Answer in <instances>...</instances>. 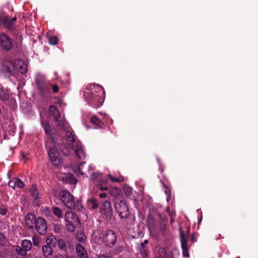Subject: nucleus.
<instances>
[{
    "label": "nucleus",
    "mask_w": 258,
    "mask_h": 258,
    "mask_svg": "<svg viewBox=\"0 0 258 258\" xmlns=\"http://www.w3.org/2000/svg\"><path fill=\"white\" fill-rule=\"evenodd\" d=\"M88 92L84 91L83 96L88 105L94 108H99L105 99V91L100 85H88L86 88Z\"/></svg>",
    "instance_id": "obj_1"
},
{
    "label": "nucleus",
    "mask_w": 258,
    "mask_h": 258,
    "mask_svg": "<svg viewBox=\"0 0 258 258\" xmlns=\"http://www.w3.org/2000/svg\"><path fill=\"white\" fill-rule=\"evenodd\" d=\"M119 191L120 190L118 188L109 189L108 193L114 197L113 200L114 206L120 218H126L130 214L128 208L126 205L125 201L120 197L117 196Z\"/></svg>",
    "instance_id": "obj_2"
},
{
    "label": "nucleus",
    "mask_w": 258,
    "mask_h": 258,
    "mask_svg": "<svg viewBox=\"0 0 258 258\" xmlns=\"http://www.w3.org/2000/svg\"><path fill=\"white\" fill-rule=\"evenodd\" d=\"M2 71L6 77L13 82L16 79V58L7 57L3 62Z\"/></svg>",
    "instance_id": "obj_3"
},
{
    "label": "nucleus",
    "mask_w": 258,
    "mask_h": 258,
    "mask_svg": "<svg viewBox=\"0 0 258 258\" xmlns=\"http://www.w3.org/2000/svg\"><path fill=\"white\" fill-rule=\"evenodd\" d=\"M59 196L61 201L67 208L73 209L75 206V197L70 192L62 190L60 191Z\"/></svg>",
    "instance_id": "obj_4"
},
{
    "label": "nucleus",
    "mask_w": 258,
    "mask_h": 258,
    "mask_svg": "<svg viewBox=\"0 0 258 258\" xmlns=\"http://www.w3.org/2000/svg\"><path fill=\"white\" fill-rule=\"evenodd\" d=\"M103 241L109 247L114 246L116 241V236L115 232L111 229L106 230L103 237Z\"/></svg>",
    "instance_id": "obj_5"
},
{
    "label": "nucleus",
    "mask_w": 258,
    "mask_h": 258,
    "mask_svg": "<svg viewBox=\"0 0 258 258\" xmlns=\"http://www.w3.org/2000/svg\"><path fill=\"white\" fill-rule=\"evenodd\" d=\"M100 212L107 220L111 219L113 214L111 203L108 200L105 201L102 204Z\"/></svg>",
    "instance_id": "obj_6"
},
{
    "label": "nucleus",
    "mask_w": 258,
    "mask_h": 258,
    "mask_svg": "<svg viewBox=\"0 0 258 258\" xmlns=\"http://www.w3.org/2000/svg\"><path fill=\"white\" fill-rule=\"evenodd\" d=\"M48 155L53 165L58 166L61 164V159L59 158V154L55 148L52 147L49 148Z\"/></svg>",
    "instance_id": "obj_7"
},
{
    "label": "nucleus",
    "mask_w": 258,
    "mask_h": 258,
    "mask_svg": "<svg viewBox=\"0 0 258 258\" xmlns=\"http://www.w3.org/2000/svg\"><path fill=\"white\" fill-rule=\"evenodd\" d=\"M48 155L53 165L58 166L61 164V159L59 158V154L55 148L52 147L49 148Z\"/></svg>",
    "instance_id": "obj_8"
},
{
    "label": "nucleus",
    "mask_w": 258,
    "mask_h": 258,
    "mask_svg": "<svg viewBox=\"0 0 258 258\" xmlns=\"http://www.w3.org/2000/svg\"><path fill=\"white\" fill-rule=\"evenodd\" d=\"M48 155L53 165L58 166L61 164V159L59 158V154L55 148L52 147L49 148Z\"/></svg>",
    "instance_id": "obj_9"
},
{
    "label": "nucleus",
    "mask_w": 258,
    "mask_h": 258,
    "mask_svg": "<svg viewBox=\"0 0 258 258\" xmlns=\"http://www.w3.org/2000/svg\"><path fill=\"white\" fill-rule=\"evenodd\" d=\"M180 237L181 241V246L182 248V255L183 257H189V253L188 252V247L187 246V239L185 236L184 232L181 228H179Z\"/></svg>",
    "instance_id": "obj_10"
},
{
    "label": "nucleus",
    "mask_w": 258,
    "mask_h": 258,
    "mask_svg": "<svg viewBox=\"0 0 258 258\" xmlns=\"http://www.w3.org/2000/svg\"><path fill=\"white\" fill-rule=\"evenodd\" d=\"M32 242L30 240L25 239L22 241L21 247L17 248V254L20 255H26L27 252L32 248Z\"/></svg>",
    "instance_id": "obj_11"
},
{
    "label": "nucleus",
    "mask_w": 258,
    "mask_h": 258,
    "mask_svg": "<svg viewBox=\"0 0 258 258\" xmlns=\"http://www.w3.org/2000/svg\"><path fill=\"white\" fill-rule=\"evenodd\" d=\"M0 45L5 50H10L13 45L11 39L6 34L0 35Z\"/></svg>",
    "instance_id": "obj_12"
},
{
    "label": "nucleus",
    "mask_w": 258,
    "mask_h": 258,
    "mask_svg": "<svg viewBox=\"0 0 258 258\" xmlns=\"http://www.w3.org/2000/svg\"><path fill=\"white\" fill-rule=\"evenodd\" d=\"M37 85L42 97L47 98L50 96V91L49 83L37 82Z\"/></svg>",
    "instance_id": "obj_13"
},
{
    "label": "nucleus",
    "mask_w": 258,
    "mask_h": 258,
    "mask_svg": "<svg viewBox=\"0 0 258 258\" xmlns=\"http://www.w3.org/2000/svg\"><path fill=\"white\" fill-rule=\"evenodd\" d=\"M57 244L61 251L67 253L69 249H72L70 243L69 241H66L62 238H58L57 239Z\"/></svg>",
    "instance_id": "obj_14"
},
{
    "label": "nucleus",
    "mask_w": 258,
    "mask_h": 258,
    "mask_svg": "<svg viewBox=\"0 0 258 258\" xmlns=\"http://www.w3.org/2000/svg\"><path fill=\"white\" fill-rule=\"evenodd\" d=\"M25 220L26 225L31 229L33 228V226L36 221L37 217L34 214L28 213L25 216Z\"/></svg>",
    "instance_id": "obj_15"
},
{
    "label": "nucleus",
    "mask_w": 258,
    "mask_h": 258,
    "mask_svg": "<svg viewBox=\"0 0 258 258\" xmlns=\"http://www.w3.org/2000/svg\"><path fill=\"white\" fill-rule=\"evenodd\" d=\"M28 70V67L26 62L22 60L17 58V76L18 73H21L22 75L26 74Z\"/></svg>",
    "instance_id": "obj_16"
},
{
    "label": "nucleus",
    "mask_w": 258,
    "mask_h": 258,
    "mask_svg": "<svg viewBox=\"0 0 258 258\" xmlns=\"http://www.w3.org/2000/svg\"><path fill=\"white\" fill-rule=\"evenodd\" d=\"M34 227L35 229L42 228V230L47 229L46 220L42 217H37L36 221L33 226V228Z\"/></svg>",
    "instance_id": "obj_17"
},
{
    "label": "nucleus",
    "mask_w": 258,
    "mask_h": 258,
    "mask_svg": "<svg viewBox=\"0 0 258 258\" xmlns=\"http://www.w3.org/2000/svg\"><path fill=\"white\" fill-rule=\"evenodd\" d=\"M42 124L44 128L45 133L46 134V135H48L49 136V138L51 139V141L52 144L53 145V146L54 147H56V142L55 141L54 139L53 138V137H52V136L51 134V127L49 124V122L45 121L44 123H42Z\"/></svg>",
    "instance_id": "obj_18"
},
{
    "label": "nucleus",
    "mask_w": 258,
    "mask_h": 258,
    "mask_svg": "<svg viewBox=\"0 0 258 258\" xmlns=\"http://www.w3.org/2000/svg\"><path fill=\"white\" fill-rule=\"evenodd\" d=\"M16 20V16H14L12 19L9 17H6L3 19V24L4 26L10 30L14 28L15 21Z\"/></svg>",
    "instance_id": "obj_19"
},
{
    "label": "nucleus",
    "mask_w": 258,
    "mask_h": 258,
    "mask_svg": "<svg viewBox=\"0 0 258 258\" xmlns=\"http://www.w3.org/2000/svg\"><path fill=\"white\" fill-rule=\"evenodd\" d=\"M53 248L48 246V245H43L42 246V252L44 257L46 258L50 257L53 253Z\"/></svg>",
    "instance_id": "obj_20"
},
{
    "label": "nucleus",
    "mask_w": 258,
    "mask_h": 258,
    "mask_svg": "<svg viewBox=\"0 0 258 258\" xmlns=\"http://www.w3.org/2000/svg\"><path fill=\"white\" fill-rule=\"evenodd\" d=\"M65 220L67 222H79L78 216L73 212H67L65 215Z\"/></svg>",
    "instance_id": "obj_21"
},
{
    "label": "nucleus",
    "mask_w": 258,
    "mask_h": 258,
    "mask_svg": "<svg viewBox=\"0 0 258 258\" xmlns=\"http://www.w3.org/2000/svg\"><path fill=\"white\" fill-rule=\"evenodd\" d=\"M76 251L80 258H88L86 250L81 244L79 243L77 244Z\"/></svg>",
    "instance_id": "obj_22"
},
{
    "label": "nucleus",
    "mask_w": 258,
    "mask_h": 258,
    "mask_svg": "<svg viewBox=\"0 0 258 258\" xmlns=\"http://www.w3.org/2000/svg\"><path fill=\"white\" fill-rule=\"evenodd\" d=\"M87 207L89 209L95 210L99 208V204L97 200L95 198H91L87 200Z\"/></svg>",
    "instance_id": "obj_23"
},
{
    "label": "nucleus",
    "mask_w": 258,
    "mask_h": 258,
    "mask_svg": "<svg viewBox=\"0 0 258 258\" xmlns=\"http://www.w3.org/2000/svg\"><path fill=\"white\" fill-rule=\"evenodd\" d=\"M138 250L140 254L144 258L148 257L149 256V249L147 246H144L143 244H140L138 248Z\"/></svg>",
    "instance_id": "obj_24"
},
{
    "label": "nucleus",
    "mask_w": 258,
    "mask_h": 258,
    "mask_svg": "<svg viewBox=\"0 0 258 258\" xmlns=\"http://www.w3.org/2000/svg\"><path fill=\"white\" fill-rule=\"evenodd\" d=\"M10 98L9 91L0 86V100L2 101H6Z\"/></svg>",
    "instance_id": "obj_25"
},
{
    "label": "nucleus",
    "mask_w": 258,
    "mask_h": 258,
    "mask_svg": "<svg viewBox=\"0 0 258 258\" xmlns=\"http://www.w3.org/2000/svg\"><path fill=\"white\" fill-rule=\"evenodd\" d=\"M50 114L55 118L54 121L57 122L60 118V114L58 109L54 105H51L49 108Z\"/></svg>",
    "instance_id": "obj_26"
},
{
    "label": "nucleus",
    "mask_w": 258,
    "mask_h": 258,
    "mask_svg": "<svg viewBox=\"0 0 258 258\" xmlns=\"http://www.w3.org/2000/svg\"><path fill=\"white\" fill-rule=\"evenodd\" d=\"M147 225L149 230L153 229L155 226V220L154 216L150 213L147 217Z\"/></svg>",
    "instance_id": "obj_27"
},
{
    "label": "nucleus",
    "mask_w": 258,
    "mask_h": 258,
    "mask_svg": "<svg viewBox=\"0 0 258 258\" xmlns=\"http://www.w3.org/2000/svg\"><path fill=\"white\" fill-rule=\"evenodd\" d=\"M57 239L54 236L50 235L46 238V244L52 248H55L57 244Z\"/></svg>",
    "instance_id": "obj_28"
},
{
    "label": "nucleus",
    "mask_w": 258,
    "mask_h": 258,
    "mask_svg": "<svg viewBox=\"0 0 258 258\" xmlns=\"http://www.w3.org/2000/svg\"><path fill=\"white\" fill-rule=\"evenodd\" d=\"M92 178L93 179H95L97 178H99L98 182L99 184V186L102 185H106L107 182V180L105 178H102V174L99 173H94L92 175Z\"/></svg>",
    "instance_id": "obj_29"
},
{
    "label": "nucleus",
    "mask_w": 258,
    "mask_h": 258,
    "mask_svg": "<svg viewBox=\"0 0 258 258\" xmlns=\"http://www.w3.org/2000/svg\"><path fill=\"white\" fill-rule=\"evenodd\" d=\"M63 132L66 134V140L68 142H71V144L73 146H75V139L72 133V132L69 130H63Z\"/></svg>",
    "instance_id": "obj_30"
},
{
    "label": "nucleus",
    "mask_w": 258,
    "mask_h": 258,
    "mask_svg": "<svg viewBox=\"0 0 258 258\" xmlns=\"http://www.w3.org/2000/svg\"><path fill=\"white\" fill-rule=\"evenodd\" d=\"M30 190L32 197L34 198L35 201L36 202L39 199V194L36 185H32Z\"/></svg>",
    "instance_id": "obj_31"
},
{
    "label": "nucleus",
    "mask_w": 258,
    "mask_h": 258,
    "mask_svg": "<svg viewBox=\"0 0 258 258\" xmlns=\"http://www.w3.org/2000/svg\"><path fill=\"white\" fill-rule=\"evenodd\" d=\"M91 122L98 127L102 128L104 127V123L98 117L94 116L91 118Z\"/></svg>",
    "instance_id": "obj_32"
},
{
    "label": "nucleus",
    "mask_w": 258,
    "mask_h": 258,
    "mask_svg": "<svg viewBox=\"0 0 258 258\" xmlns=\"http://www.w3.org/2000/svg\"><path fill=\"white\" fill-rule=\"evenodd\" d=\"M22 36L17 33V52L18 51H23L25 49V47L22 45Z\"/></svg>",
    "instance_id": "obj_33"
},
{
    "label": "nucleus",
    "mask_w": 258,
    "mask_h": 258,
    "mask_svg": "<svg viewBox=\"0 0 258 258\" xmlns=\"http://www.w3.org/2000/svg\"><path fill=\"white\" fill-rule=\"evenodd\" d=\"M108 176L112 182L119 183L123 182L124 180V177L123 176H119V177H115L111 174H108Z\"/></svg>",
    "instance_id": "obj_34"
},
{
    "label": "nucleus",
    "mask_w": 258,
    "mask_h": 258,
    "mask_svg": "<svg viewBox=\"0 0 258 258\" xmlns=\"http://www.w3.org/2000/svg\"><path fill=\"white\" fill-rule=\"evenodd\" d=\"M33 243V245L34 246L38 247L40 245L41 238V237L37 235H34L32 238Z\"/></svg>",
    "instance_id": "obj_35"
},
{
    "label": "nucleus",
    "mask_w": 258,
    "mask_h": 258,
    "mask_svg": "<svg viewBox=\"0 0 258 258\" xmlns=\"http://www.w3.org/2000/svg\"><path fill=\"white\" fill-rule=\"evenodd\" d=\"M77 156L80 159H83L85 157V154L83 150L81 148L78 147L76 150Z\"/></svg>",
    "instance_id": "obj_36"
},
{
    "label": "nucleus",
    "mask_w": 258,
    "mask_h": 258,
    "mask_svg": "<svg viewBox=\"0 0 258 258\" xmlns=\"http://www.w3.org/2000/svg\"><path fill=\"white\" fill-rule=\"evenodd\" d=\"M53 213L57 217L60 218L62 217L61 210L58 207H54L52 210Z\"/></svg>",
    "instance_id": "obj_37"
},
{
    "label": "nucleus",
    "mask_w": 258,
    "mask_h": 258,
    "mask_svg": "<svg viewBox=\"0 0 258 258\" xmlns=\"http://www.w3.org/2000/svg\"><path fill=\"white\" fill-rule=\"evenodd\" d=\"M66 227L67 229L70 231L73 232L75 230V224L76 223V222H67Z\"/></svg>",
    "instance_id": "obj_38"
},
{
    "label": "nucleus",
    "mask_w": 258,
    "mask_h": 258,
    "mask_svg": "<svg viewBox=\"0 0 258 258\" xmlns=\"http://www.w3.org/2000/svg\"><path fill=\"white\" fill-rule=\"evenodd\" d=\"M124 191L126 195V196L128 197H131L133 193V188L129 186H125L123 188Z\"/></svg>",
    "instance_id": "obj_39"
},
{
    "label": "nucleus",
    "mask_w": 258,
    "mask_h": 258,
    "mask_svg": "<svg viewBox=\"0 0 258 258\" xmlns=\"http://www.w3.org/2000/svg\"><path fill=\"white\" fill-rule=\"evenodd\" d=\"M73 209H76L79 211H82L83 210V207L81 200H78L76 202L75 201V206Z\"/></svg>",
    "instance_id": "obj_40"
},
{
    "label": "nucleus",
    "mask_w": 258,
    "mask_h": 258,
    "mask_svg": "<svg viewBox=\"0 0 258 258\" xmlns=\"http://www.w3.org/2000/svg\"><path fill=\"white\" fill-rule=\"evenodd\" d=\"M49 88H51L52 90V91L54 93H57L59 92V86L55 84L49 83Z\"/></svg>",
    "instance_id": "obj_41"
},
{
    "label": "nucleus",
    "mask_w": 258,
    "mask_h": 258,
    "mask_svg": "<svg viewBox=\"0 0 258 258\" xmlns=\"http://www.w3.org/2000/svg\"><path fill=\"white\" fill-rule=\"evenodd\" d=\"M58 39L57 36H52L49 38V42L52 45H55L58 43Z\"/></svg>",
    "instance_id": "obj_42"
},
{
    "label": "nucleus",
    "mask_w": 258,
    "mask_h": 258,
    "mask_svg": "<svg viewBox=\"0 0 258 258\" xmlns=\"http://www.w3.org/2000/svg\"><path fill=\"white\" fill-rule=\"evenodd\" d=\"M8 185L10 187H11L13 189H15L16 186V180L15 179L10 180Z\"/></svg>",
    "instance_id": "obj_43"
},
{
    "label": "nucleus",
    "mask_w": 258,
    "mask_h": 258,
    "mask_svg": "<svg viewBox=\"0 0 258 258\" xmlns=\"http://www.w3.org/2000/svg\"><path fill=\"white\" fill-rule=\"evenodd\" d=\"M7 209L3 205H0V214L5 215L7 213Z\"/></svg>",
    "instance_id": "obj_44"
},
{
    "label": "nucleus",
    "mask_w": 258,
    "mask_h": 258,
    "mask_svg": "<svg viewBox=\"0 0 258 258\" xmlns=\"http://www.w3.org/2000/svg\"><path fill=\"white\" fill-rule=\"evenodd\" d=\"M25 186L24 182L20 178L17 177V188H23Z\"/></svg>",
    "instance_id": "obj_45"
},
{
    "label": "nucleus",
    "mask_w": 258,
    "mask_h": 258,
    "mask_svg": "<svg viewBox=\"0 0 258 258\" xmlns=\"http://www.w3.org/2000/svg\"><path fill=\"white\" fill-rule=\"evenodd\" d=\"M36 230H37V232L41 235H45L47 232V229L42 230V228H37Z\"/></svg>",
    "instance_id": "obj_46"
},
{
    "label": "nucleus",
    "mask_w": 258,
    "mask_h": 258,
    "mask_svg": "<svg viewBox=\"0 0 258 258\" xmlns=\"http://www.w3.org/2000/svg\"><path fill=\"white\" fill-rule=\"evenodd\" d=\"M54 229L55 233H59L61 231V226L60 224H56L54 225Z\"/></svg>",
    "instance_id": "obj_47"
},
{
    "label": "nucleus",
    "mask_w": 258,
    "mask_h": 258,
    "mask_svg": "<svg viewBox=\"0 0 258 258\" xmlns=\"http://www.w3.org/2000/svg\"><path fill=\"white\" fill-rule=\"evenodd\" d=\"M6 242V239L4 235L0 233V245H4Z\"/></svg>",
    "instance_id": "obj_48"
},
{
    "label": "nucleus",
    "mask_w": 258,
    "mask_h": 258,
    "mask_svg": "<svg viewBox=\"0 0 258 258\" xmlns=\"http://www.w3.org/2000/svg\"><path fill=\"white\" fill-rule=\"evenodd\" d=\"M85 164V162H81L79 166H78V170L80 172V173L82 174V175H83L84 174V172L83 171V166L84 165V164Z\"/></svg>",
    "instance_id": "obj_49"
},
{
    "label": "nucleus",
    "mask_w": 258,
    "mask_h": 258,
    "mask_svg": "<svg viewBox=\"0 0 258 258\" xmlns=\"http://www.w3.org/2000/svg\"><path fill=\"white\" fill-rule=\"evenodd\" d=\"M21 202L23 205V206H25L27 204V199L25 196L23 195L21 198Z\"/></svg>",
    "instance_id": "obj_50"
},
{
    "label": "nucleus",
    "mask_w": 258,
    "mask_h": 258,
    "mask_svg": "<svg viewBox=\"0 0 258 258\" xmlns=\"http://www.w3.org/2000/svg\"><path fill=\"white\" fill-rule=\"evenodd\" d=\"M100 190L101 191H107L108 190V187L106 185H102L99 186Z\"/></svg>",
    "instance_id": "obj_51"
},
{
    "label": "nucleus",
    "mask_w": 258,
    "mask_h": 258,
    "mask_svg": "<svg viewBox=\"0 0 258 258\" xmlns=\"http://www.w3.org/2000/svg\"><path fill=\"white\" fill-rule=\"evenodd\" d=\"M159 252L161 256H163L165 254V250L163 248H160L159 249Z\"/></svg>",
    "instance_id": "obj_52"
},
{
    "label": "nucleus",
    "mask_w": 258,
    "mask_h": 258,
    "mask_svg": "<svg viewBox=\"0 0 258 258\" xmlns=\"http://www.w3.org/2000/svg\"><path fill=\"white\" fill-rule=\"evenodd\" d=\"M55 122L57 123V125L60 126L61 128H62L64 125L63 121L59 120V119H58V121L57 122Z\"/></svg>",
    "instance_id": "obj_53"
},
{
    "label": "nucleus",
    "mask_w": 258,
    "mask_h": 258,
    "mask_svg": "<svg viewBox=\"0 0 258 258\" xmlns=\"http://www.w3.org/2000/svg\"><path fill=\"white\" fill-rule=\"evenodd\" d=\"M99 197L100 198H101V199L105 198L107 197V194L105 193V192H103V193L100 194L99 195Z\"/></svg>",
    "instance_id": "obj_54"
},
{
    "label": "nucleus",
    "mask_w": 258,
    "mask_h": 258,
    "mask_svg": "<svg viewBox=\"0 0 258 258\" xmlns=\"http://www.w3.org/2000/svg\"><path fill=\"white\" fill-rule=\"evenodd\" d=\"M21 156L22 158L21 160H22L24 159L25 160H24V162H25V161H26L27 158V157H26V155L23 152H22L21 154Z\"/></svg>",
    "instance_id": "obj_55"
},
{
    "label": "nucleus",
    "mask_w": 258,
    "mask_h": 258,
    "mask_svg": "<svg viewBox=\"0 0 258 258\" xmlns=\"http://www.w3.org/2000/svg\"><path fill=\"white\" fill-rule=\"evenodd\" d=\"M70 177L71 178L70 182L71 183H76L77 180H76L75 177L73 175H70Z\"/></svg>",
    "instance_id": "obj_56"
},
{
    "label": "nucleus",
    "mask_w": 258,
    "mask_h": 258,
    "mask_svg": "<svg viewBox=\"0 0 258 258\" xmlns=\"http://www.w3.org/2000/svg\"><path fill=\"white\" fill-rule=\"evenodd\" d=\"M190 240L191 241V243H194L196 241V238L194 234L191 235Z\"/></svg>",
    "instance_id": "obj_57"
},
{
    "label": "nucleus",
    "mask_w": 258,
    "mask_h": 258,
    "mask_svg": "<svg viewBox=\"0 0 258 258\" xmlns=\"http://www.w3.org/2000/svg\"><path fill=\"white\" fill-rule=\"evenodd\" d=\"M19 16L20 17L21 16V14H20ZM22 17L24 19V22H26L27 20V17L26 15H24L23 14H22Z\"/></svg>",
    "instance_id": "obj_58"
},
{
    "label": "nucleus",
    "mask_w": 258,
    "mask_h": 258,
    "mask_svg": "<svg viewBox=\"0 0 258 258\" xmlns=\"http://www.w3.org/2000/svg\"><path fill=\"white\" fill-rule=\"evenodd\" d=\"M98 258H112V257L110 256H106L105 255H99Z\"/></svg>",
    "instance_id": "obj_59"
},
{
    "label": "nucleus",
    "mask_w": 258,
    "mask_h": 258,
    "mask_svg": "<svg viewBox=\"0 0 258 258\" xmlns=\"http://www.w3.org/2000/svg\"><path fill=\"white\" fill-rule=\"evenodd\" d=\"M149 243V241L147 239H146L144 240V242L141 243V244H143L144 246H147L146 244H147Z\"/></svg>",
    "instance_id": "obj_60"
},
{
    "label": "nucleus",
    "mask_w": 258,
    "mask_h": 258,
    "mask_svg": "<svg viewBox=\"0 0 258 258\" xmlns=\"http://www.w3.org/2000/svg\"><path fill=\"white\" fill-rule=\"evenodd\" d=\"M78 239H79V241H83L85 239V237H79V236L77 237Z\"/></svg>",
    "instance_id": "obj_61"
},
{
    "label": "nucleus",
    "mask_w": 258,
    "mask_h": 258,
    "mask_svg": "<svg viewBox=\"0 0 258 258\" xmlns=\"http://www.w3.org/2000/svg\"><path fill=\"white\" fill-rule=\"evenodd\" d=\"M54 258H63V256L60 254H57L55 256Z\"/></svg>",
    "instance_id": "obj_62"
},
{
    "label": "nucleus",
    "mask_w": 258,
    "mask_h": 258,
    "mask_svg": "<svg viewBox=\"0 0 258 258\" xmlns=\"http://www.w3.org/2000/svg\"><path fill=\"white\" fill-rule=\"evenodd\" d=\"M24 135V133L23 131H21L20 133H19V138L20 139H22V137L23 136V135Z\"/></svg>",
    "instance_id": "obj_63"
},
{
    "label": "nucleus",
    "mask_w": 258,
    "mask_h": 258,
    "mask_svg": "<svg viewBox=\"0 0 258 258\" xmlns=\"http://www.w3.org/2000/svg\"><path fill=\"white\" fill-rule=\"evenodd\" d=\"M17 258H27L26 255L25 256H23V255H17Z\"/></svg>",
    "instance_id": "obj_64"
}]
</instances>
